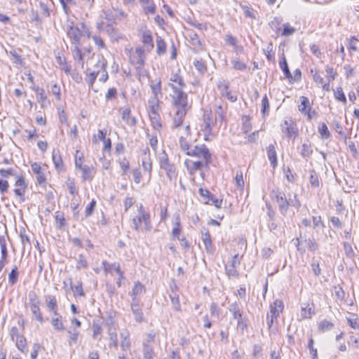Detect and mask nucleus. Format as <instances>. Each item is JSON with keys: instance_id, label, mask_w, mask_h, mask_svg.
Returning <instances> with one entry per match:
<instances>
[{"instance_id": "1", "label": "nucleus", "mask_w": 359, "mask_h": 359, "mask_svg": "<svg viewBox=\"0 0 359 359\" xmlns=\"http://www.w3.org/2000/svg\"><path fill=\"white\" fill-rule=\"evenodd\" d=\"M272 194L278 203V209L283 215L286 214L290 205L295 208H299L300 206V202L297 198L296 194H294L293 198L290 196L289 199H287L285 194L283 191H280L278 190L273 191Z\"/></svg>"}, {"instance_id": "2", "label": "nucleus", "mask_w": 359, "mask_h": 359, "mask_svg": "<svg viewBox=\"0 0 359 359\" xmlns=\"http://www.w3.org/2000/svg\"><path fill=\"white\" fill-rule=\"evenodd\" d=\"M168 86L172 90V102L177 109L189 111L191 109V104L188 102V96L183 91V88H178L174 83H168Z\"/></svg>"}, {"instance_id": "3", "label": "nucleus", "mask_w": 359, "mask_h": 359, "mask_svg": "<svg viewBox=\"0 0 359 359\" xmlns=\"http://www.w3.org/2000/svg\"><path fill=\"white\" fill-rule=\"evenodd\" d=\"M138 212V215L133 219L135 230L137 231H150L152 229L150 215L144 210L142 205L139 207Z\"/></svg>"}, {"instance_id": "4", "label": "nucleus", "mask_w": 359, "mask_h": 359, "mask_svg": "<svg viewBox=\"0 0 359 359\" xmlns=\"http://www.w3.org/2000/svg\"><path fill=\"white\" fill-rule=\"evenodd\" d=\"M284 308V304L282 300L276 299L270 305V311L266 315V323L269 330L273 329V324L274 320H276L277 318L282 313Z\"/></svg>"}, {"instance_id": "5", "label": "nucleus", "mask_w": 359, "mask_h": 359, "mask_svg": "<svg viewBox=\"0 0 359 359\" xmlns=\"http://www.w3.org/2000/svg\"><path fill=\"white\" fill-rule=\"evenodd\" d=\"M188 156L197 157L199 160H203L205 165H208L211 161L212 155L205 144L196 145L191 147L189 151H187Z\"/></svg>"}, {"instance_id": "6", "label": "nucleus", "mask_w": 359, "mask_h": 359, "mask_svg": "<svg viewBox=\"0 0 359 359\" xmlns=\"http://www.w3.org/2000/svg\"><path fill=\"white\" fill-rule=\"evenodd\" d=\"M280 129L282 133L289 139L294 140L298 136V128L295 121L292 118L284 119L280 124Z\"/></svg>"}, {"instance_id": "7", "label": "nucleus", "mask_w": 359, "mask_h": 359, "mask_svg": "<svg viewBox=\"0 0 359 359\" xmlns=\"http://www.w3.org/2000/svg\"><path fill=\"white\" fill-rule=\"evenodd\" d=\"M228 310L233 316V318L237 320V327L242 330L247 327V323L244 320L243 311L240 308L238 302H235L229 304Z\"/></svg>"}, {"instance_id": "8", "label": "nucleus", "mask_w": 359, "mask_h": 359, "mask_svg": "<svg viewBox=\"0 0 359 359\" xmlns=\"http://www.w3.org/2000/svg\"><path fill=\"white\" fill-rule=\"evenodd\" d=\"M144 50L141 47H137L134 53L130 55V61L137 71H140L144 65Z\"/></svg>"}, {"instance_id": "9", "label": "nucleus", "mask_w": 359, "mask_h": 359, "mask_svg": "<svg viewBox=\"0 0 359 359\" xmlns=\"http://www.w3.org/2000/svg\"><path fill=\"white\" fill-rule=\"evenodd\" d=\"M102 266L105 274L111 273L112 270H114L118 276V278L116 281V285L120 287L121 286L122 280L125 279L124 273L121 269V265L118 262H114L109 264L107 261L104 260L102 262Z\"/></svg>"}, {"instance_id": "10", "label": "nucleus", "mask_w": 359, "mask_h": 359, "mask_svg": "<svg viewBox=\"0 0 359 359\" xmlns=\"http://www.w3.org/2000/svg\"><path fill=\"white\" fill-rule=\"evenodd\" d=\"M217 86L222 97H226L232 102L237 100V96L233 95L229 90V83L228 81L225 79H220L218 81Z\"/></svg>"}, {"instance_id": "11", "label": "nucleus", "mask_w": 359, "mask_h": 359, "mask_svg": "<svg viewBox=\"0 0 359 359\" xmlns=\"http://www.w3.org/2000/svg\"><path fill=\"white\" fill-rule=\"evenodd\" d=\"M241 264V259L238 257V254L233 255L229 263L225 265L226 273L228 276L238 277L239 273L237 268Z\"/></svg>"}, {"instance_id": "12", "label": "nucleus", "mask_w": 359, "mask_h": 359, "mask_svg": "<svg viewBox=\"0 0 359 359\" xmlns=\"http://www.w3.org/2000/svg\"><path fill=\"white\" fill-rule=\"evenodd\" d=\"M142 304L140 301H131L130 309L134 316V318L137 323H142L144 320V314L142 312Z\"/></svg>"}, {"instance_id": "13", "label": "nucleus", "mask_w": 359, "mask_h": 359, "mask_svg": "<svg viewBox=\"0 0 359 359\" xmlns=\"http://www.w3.org/2000/svg\"><path fill=\"white\" fill-rule=\"evenodd\" d=\"M67 34L73 44H80L81 32L78 27H75L72 22L67 26Z\"/></svg>"}, {"instance_id": "14", "label": "nucleus", "mask_w": 359, "mask_h": 359, "mask_svg": "<svg viewBox=\"0 0 359 359\" xmlns=\"http://www.w3.org/2000/svg\"><path fill=\"white\" fill-rule=\"evenodd\" d=\"M104 32L110 37L111 41L118 42L119 40H121L124 38V36L121 34L118 29H116L111 22L106 24Z\"/></svg>"}, {"instance_id": "15", "label": "nucleus", "mask_w": 359, "mask_h": 359, "mask_svg": "<svg viewBox=\"0 0 359 359\" xmlns=\"http://www.w3.org/2000/svg\"><path fill=\"white\" fill-rule=\"evenodd\" d=\"M169 81V83H174L180 88H184L186 86V83L180 74V69L179 68H177L176 71L174 69L171 71Z\"/></svg>"}, {"instance_id": "16", "label": "nucleus", "mask_w": 359, "mask_h": 359, "mask_svg": "<svg viewBox=\"0 0 359 359\" xmlns=\"http://www.w3.org/2000/svg\"><path fill=\"white\" fill-rule=\"evenodd\" d=\"M172 224L173 228L171 232V238L180 239V235L182 231L180 214L176 213L174 215V220L172 222Z\"/></svg>"}, {"instance_id": "17", "label": "nucleus", "mask_w": 359, "mask_h": 359, "mask_svg": "<svg viewBox=\"0 0 359 359\" xmlns=\"http://www.w3.org/2000/svg\"><path fill=\"white\" fill-rule=\"evenodd\" d=\"M145 291L144 285L139 281L135 282L131 292H129V295L131 297V301H134V299L140 301L138 296L144 294Z\"/></svg>"}, {"instance_id": "18", "label": "nucleus", "mask_w": 359, "mask_h": 359, "mask_svg": "<svg viewBox=\"0 0 359 359\" xmlns=\"http://www.w3.org/2000/svg\"><path fill=\"white\" fill-rule=\"evenodd\" d=\"M32 170L34 173L36 175V181L41 185H45L46 184V177L43 172L41 170V167L40 163H33L31 165Z\"/></svg>"}, {"instance_id": "19", "label": "nucleus", "mask_w": 359, "mask_h": 359, "mask_svg": "<svg viewBox=\"0 0 359 359\" xmlns=\"http://www.w3.org/2000/svg\"><path fill=\"white\" fill-rule=\"evenodd\" d=\"M80 170L82 172L81 177L83 181H91L96 173L95 168L92 165H84Z\"/></svg>"}, {"instance_id": "20", "label": "nucleus", "mask_w": 359, "mask_h": 359, "mask_svg": "<svg viewBox=\"0 0 359 359\" xmlns=\"http://www.w3.org/2000/svg\"><path fill=\"white\" fill-rule=\"evenodd\" d=\"M205 162L203 160L192 161L186 160L185 165L187 169L189 170L190 174H194L196 171L201 170L204 165Z\"/></svg>"}, {"instance_id": "21", "label": "nucleus", "mask_w": 359, "mask_h": 359, "mask_svg": "<svg viewBox=\"0 0 359 359\" xmlns=\"http://www.w3.org/2000/svg\"><path fill=\"white\" fill-rule=\"evenodd\" d=\"M45 300L49 311H50L53 315H57V313H58V307L56 298L53 295L48 294L45 296Z\"/></svg>"}, {"instance_id": "22", "label": "nucleus", "mask_w": 359, "mask_h": 359, "mask_svg": "<svg viewBox=\"0 0 359 359\" xmlns=\"http://www.w3.org/2000/svg\"><path fill=\"white\" fill-rule=\"evenodd\" d=\"M266 154L267 157L270 161L271 165L273 167V168H276L278 165V162L277 154L275 149L274 144H271L266 147Z\"/></svg>"}, {"instance_id": "23", "label": "nucleus", "mask_w": 359, "mask_h": 359, "mask_svg": "<svg viewBox=\"0 0 359 359\" xmlns=\"http://www.w3.org/2000/svg\"><path fill=\"white\" fill-rule=\"evenodd\" d=\"M311 107L309 100L306 97L302 96L301 97V105L299 106V110L304 114H306L308 116V119L311 120Z\"/></svg>"}, {"instance_id": "24", "label": "nucleus", "mask_w": 359, "mask_h": 359, "mask_svg": "<svg viewBox=\"0 0 359 359\" xmlns=\"http://www.w3.org/2000/svg\"><path fill=\"white\" fill-rule=\"evenodd\" d=\"M108 336L109 339V347L117 348L118 346V337L116 333V328L114 325H109L108 327Z\"/></svg>"}, {"instance_id": "25", "label": "nucleus", "mask_w": 359, "mask_h": 359, "mask_svg": "<svg viewBox=\"0 0 359 359\" xmlns=\"http://www.w3.org/2000/svg\"><path fill=\"white\" fill-rule=\"evenodd\" d=\"M122 119L129 126H134L137 123L136 118L131 116V110L129 107L125 108L121 113Z\"/></svg>"}, {"instance_id": "26", "label": "nucleus", "mask_w": 359, "mask_h": 359, "mask_svg": "<svg viewBox=\"0 0 359 359\" xmlns=\"http://www.w3.org/2000/svg\"><path fill=\"white\" fill-rule=\"evenodd\" d=\"M190 43L194 46V50L195 53L199 52L203 50V46L199 36L196 33H191L189 34Z\"/></svg>"}, {"instance_id": "27", "label": "nucleus", "mask_w": 359, "mask_h": 359, "mask_svg": "<svg viewBox=\"0 0 359 359\" xmlns=\"http://www.w3.org/2000/svg\"><path fill=\"white\" fill-rule=\"evenodd\" d=\"M202 241L205 245V248L207 252L212 253L214 251V248L211 241V236L208 230H205V232H202Z\"/></svg>"}, {"instance_id": "28", "label": "nucleus", "mask_w": 359, "mask_h": 359, "mask_svg": "<svg viewBox=\"0 0 359 359\" xmlns=\"http://www.w3.org/2000/svg\"><path fill=\"white\" fill-rule=\"evenodd\" d=\"M299 150L302 157L305 160H307L309 158H310L313 152L311 144L309 142L303 143L299 148Z\"/></svg>"}, {"instance_id": "29", "label": "nucleus", "mask_w": 359, "mask_h": 359, "mask_svg": "<svg viewBox=\"0 0 359 359\" xmlns=\"http://www.w3.org/2000/svg\"><path fill=\"white\" fill-rule=\"evenodd\" d=\"M51 325L55 330L63 331L65 330L62 316L59 313H57V315H53L51 318Z\"/></svg>"}, {"instance_id": "30", "label": "nucleus", "mask_w": 359, "mask_h": 359, "mask_svg": "<svg viewBox=\"0 0 359 359\" xmlns=\"http://www.w3.org/2000/svg\"><path fill=\"white\" fill-rule=\"evenodd\" d=\"M142 41L149 51L154 48L151 32L149 30H145L143 32Z\"/></svg>"}, {"instance_id": "31", "label": "nucleus", "mask_w": 359, "mask_h": 359, "mask_svg": "<svg viewBox=\"0 0 359 359\" xmlns=\"http://www.w3.org/2000/svg\"><path fill=\"white\" fill-rule=\"evenodd\" d=\"M188 111L177 109L173 118V127L178 128L183 123V119L185 117Z\"/></svg>"}, {"instance_id": "32", "label": "nucleus", "mask_w": 359, "mask_h": 359, "mask_svg": "<svg viewBox=\"0 0 359 359\" xmlns=\"http://www.w3.org/2000/svg\"><path fill=\"white\" fill-rule=\"evenodd\" d=\"M170 299L171 300V304L173 309L176 311H181V305L179 299V294L177 292L173 291V287H171V292L169 294Z\"/></svg>"}, {"instance_id": "33", "label": "nucleus", "mask_w": 359, "mask_h": 359, "mask_svg": "<svg viewBox=\"0 0 359 359\" xmlns=\"http://www.w3.org/2000/svg\"><path fill=\"white\" fill-rule=\"evenodd\" d=\"M29 308L32 313V318L36 320L40 323H43L44 319L41 312L40 304L29 306Z\"/></svg>"}, {"instance_id": "34", "label": "nucleus", "mask_w": 359, "mask_h": 359, "mask_svg": "<svg viewBox=\"0 0 359 359\" xmlns=\"http://www.w3.org/2000/svg\"><path fill=\"white\" fill-rule=\"evenodd\" d=\"M93 332V338L98 341H100L102 337L103 330L99 323H93L91 326Z\"/></svg>"}, {"instance_id": "35", "label": "nucleus", "mask_w": 359, "mask_h": 359, "mask_svg": "<svg viewBox=\"0 0 359 359\" xmlns=\"http://www.w3.org/2000/svg\"><path fill=\"white\" fill-rule=\"evenodd\" d=\"M161 169H163L165 171L167 177L170 182L176 179L177 174L175 167L173 164L169 163L168 165L162 167Z\"/></svg>"}, {"instance_id": "36", "label": "nucleus", "mask_w": 359, "mask_h": 359, "mask_svg": "<svg viewBox=\"0 0 359 359\" xmlns=\"http://www.w3.org/2000/svg\"><path fill=\"white\" fill-rule=\"evenodd\" d=\"M142 165L144 171L148 172L149 180L152 172V163L149 156L144 155V157L142 158Z\"/></svg>"}, {"instance_id": "37", "label": "nucleus", "mask_w": 359, "mask_h": 359, "mask_svg": "<svg viewBox=\"0 0 359 359\" xmlns=\"http://www.w3.org/2000/svg\"><path fill=\"white\" fill-rule=\"evenodd\" d=\"M32 88L36 92L37 101L41 104L42 107H43L44 102L47 100V96L43 88L35 86L32 87Z\"/></svg>"}, {"instance_id": "38", "label": "nucleus", "mask_w": 359, "mask_h": 359, "mask_svg": "<svg viewBox=\"0 0 359 359\" xmlns=\"http://www.w3.org/2000/svg\"><path fill=\"white\" fill-rule=\"evenodd\" d=\"M210 318L212 320L215 319L219 320L221 309L218 307L216 303L212 302L210 306Z\"/></svg>"}, {"instance_id": "39", "label": "nucleus", "mask_w": 359, "mask_h": 359, "mask_svg": "<svg viewBox=\"0 0 359 359\" xmlns=\"http://www.w3.org/2000/svg\"><path fill=\"white\" fill-rule=\"evenodd\" d=\"M166 52V43L164 40L159 36L156 37V53L158 55H163Z\"/></svg>"}, {"instance_id": "40", "label": "nucleus", "mask_w": 359, "mask_h": 359, "mask_svg": "<svg viewBox=\"0 0 359 359\" xmlns=\"http://www.w3.org/2000/svg\"><path fill=\"white\" fill-rule=\"evenodd\" d=\"M204 123H205V133H211L212 126L213 125V121L211 118L210 113L205 112L203 115Z\"/></svg>"}, {"instance_id": "41", "label": "nucleus", "mask_w": 359, "mask_h": 359, "mask_svg": "<svg viewBox=\"0 0 359 359\" xmlns=\"http://www.w3.org/2000/svg\"><path fill=\"white\" fill-rule=\"evenodd\" d=\"M18 280V266L15 265L11 271L8 274V283L11 285H15Z\"/></svg>"}, {"instance_id": "42", "label": "nucleus", "mask_w": 359, "mask_h": 359, "mask_svg": "<svg viewBox=\"0 0 359 359\" xmlns=\"http://www.w3.org/2000/svg\"><path fill=\"white\" fill-rule=\"evenodd\" d=\"M279 65L280 69L283 70L285 77L287 79H292V74L290 72L286 59L284 55L283 56L282 60L280 61Z\"/></svg>"}, {"instance_id": "43", "label": "nucleus", "mask_w": 359, "mask_h": 359, "mask_svg": "<svg viewBox=\"0 0 359 359\" xmlns=\"http://www.w3.org/2000/svg\"><path fill=\"white\" fill-rule=\"evenodd\" d=\"M79 44H74L73 56L75 60H77L81 65H83V59L81 50L79 48Z\"/></svg>"}, {"instance_id": "44", "label": "nucleus", "mask_w": 359, "mask_h": 359, "mask_svg": "<svg viewBox=\"0 0 359 359\" xmlns=\"http://www.w3.org/2000/svg\"><path fill=\"white\" fill-rule=\"evenodd\" d=\"M149 118L153 128L156 130H159L162 126L159 114L150 115Z\"/></svg>"}, {"instance_id": "45", "label": "nucleus", "mask_w": 359, "mask_h": 359, "mask_svg": "<svg viewBox=\"0 0 359 359\" xmlns=\"http://www.w3.org/2000/svg\"><path fill=\"white\" fill-rule=\"evenodd\" d=\"M53 161L54 163V165L57 170H61L62 168V158L59 154V151H53Z\"/></svg>"}, {"instance_id": "46", "label": "nucleus", "mask_w": 359, "mask_h": 359, "mask_svg": "<svg viewBox=\"0 0 359 359\" xmlns=\"http://www.w3.org/2000/svg\"><path fill=\"white\" fill-rule=\"evenodd\" d=\"M269 109H270V104H269V98H268L267 95H265L262 100L261 111H262L263 116L268 115Z\"/></svg>"}, {"instance_id": "47", "label": "nucleus", "mask_w": 359, "mask_h": 359, "mask_svg": "<svg viewBox=\"0 0 359 359\" xmlns=\"http://www.w3.org/2000/svg\"><path fill=\"white\" fill-rule=\"evenodd\" d=\"M29 306L41 304L38 295L34 291H30L28 294Z\"/></svg>"}, {"instance_id": "48", "label": "nucleus", "mask_w": 359, "mask_h": 359, "mask_svg": "<svg viewBox=\"0 0 359 359\" xmlns=\"http://www.w3.org/2000/svg\"><path fill=\"white\" fill-rule=\"evenodd\" d=\"M76 268L78 270L81 269H87L88 268V262L86 259L85 257L83 255H79L78 258L76 259Z\"/></svg>"}, {"instance_id": "49", "label": "nucleus", "mask_w": 359, "mask_h": 359, "mask_svg": "<svg viewBox=\"0 0 359 359\" xmlns=\"http://www.w3.org/2000/svg\"><path fill=\"white\" fill-rule=\"evenodd\" d=\"M68 334H69V340H68L69 344L70 346L72 344H76L78 341L79 332L77 330H68Z\"/></svg>"}, {"instance_id": "50", "label": "nucleus", "mask_w": 359, "mask_h": 359, "mask_svg": "<svg viewBox=\"0 0 359 359\" xmlns=\"http://www.w3.org/2000/svg\"><path fill=\"white\" fill-rule=\"evenodd\" d=\"M150 87L154 96L158 97V95L161 93V82L160 79H158L156 83H154L153 81H151Z\"/></svg>"}, {"instance_id": "51", "label": "nucleus", "mask_w": 359, "mask_h": 359, "mask_svg": "<svg viewBox=\"0 0 359 359\" xmlns=\"http://www.w3.org/2000/svg\"><path fill=\"white\" fill-rule=\"evenodd\" d=\"M334 327V324L330 321L327 320H322L320 322L318 325V329L321 332H325L330 330Z\"/></svg>"}, {"instance_id": "52", "label": "nucleus", "mask_w": 359, "mask_h": 359, "mask_svg": "<svg viewBox=\"0 0 359 359\" xmlns=\"http://www.w3.org/2000/svg\"><path fill=\"white\" fill-rule=\"evenodd\" d=\"M334 95L337 100L341 101L344 104L346 102V98L341 87L337 88L336 90H334Z\"/></svg>"}, {"instance_id": "53", "label": "nucleus", "mask_w": 359, "mask_h": 359, "mask_svg": "<svg viewBox=\"0 0 359 359\" xmlns=\"http://www.w3.org/2000/svg\"><path fill=\"white\" fill-rule=\"evenodd\" d=\"M318 132L323 139H328L330 137V133L325 123H323L321 126L319 127Z\"/></svg>"}, {"instance_id": "54", "label": "nucleus", "mask_w": 359, "mask_h": 359, "mask_svg": "<svg viewBox=\"0 0 359 359\" xmlns=\"http://www.w3.org/2000/svg\"><path fill=\"white\" fill-rule=\"evenodd\" d=\"M194 67L201 74H204L207 71L206 65L202 60H196L194 62Z\"/></svg>"}, {"instance_id": "55", "label": "nucleus", "mask_w": 359, "mask_h": 359, "mask_svg": "<svg viewBox=\"0 0 359 359\" xmlns=\"http://www.w3.org/2000/svg\"><path fill=\"white\" fill-rule=\"evenodd\" d=\"M198 193L200 196L203 198V201L205 203H210V198L212 197V194L208 189L200 188L198 189Z\"/></svg>"}, {"instance_id": "56", "label": "nucleus", "mask_w": 359, "mask_h": 359, "mask_svg": "<svg viewBox=\"0 0 359 359\" xmlns=\"http://www.w3.org/2000/svg\"><path fill=\"white\" fill-rule=\"evenodd\" d=\"M15 345L17 348L21 351L24 352V349L26 348V339L25 337L22 335L20 337H19L15 341Z\"/></svg>"}, {"instance_id": "57", "label": "nucleus", "mask_w": 359, "mask_h": 359, "mask_svg": "<svg viewBox=\"0 0 359 359\" xmlns=\"http://www.w3.org/2000/svg\"><path fill=\"white\" fill-rule=\"evenodd\" d=\"M55 219L56 221V223L59 225V227H62L65 225V218L64 216V214L60 212H56Z\"/></svg>"}, {"instance_id": "58", "label": "nucleus", "mask_w": 359, "mask_h": 359, "mask_svg": "<svg viewBox=\"0 0 359 359\" xmlns=\"http://www.w3.org/2000/svg\"><path fill=\"white\" fill-rule=\"evenodd\" d=\"M179 143L182 150L184 151L186 154H187V151H189L191 149V147L189 144L188 142L185 140L184 137H180Z\"/></svg>"}, {"instance_id": "59", "label": "nucleus", "mask_w": 359, "mask_h": 359, "mask_svg": "<svg viewBox=\"0 0 359 359\" xmlns=\"http://www.w3.org/2000/svg\"><path fill=\"white\" fill-rule=\"evenodd\" d=\"M309 182L312 187H317L319 186V180L316 172L314 170L310 171Z\"/></svg>"}, {"instance_id": "60", "label": "nucleus", "mask_w": 359, "mask_h": 359, "mask_svg": "<svg viewBox=\"0 0 359 359\" xmlns=\"http://www.w3.org/2000/svg\"><path fill=\"white\" fill-rule=\"evenodd\" d=\"M99 62L101 64V68L103 69L102 74L101 76L99 78V80L102 82H105L108 79V74L105 70L107 62L104 60V59H102V60L100 61Z\"/></svg>"}, {"instance_id": "61", "label": "nucleus", "mask_w": 359, "mask_h": 359, "mask_svg": "<svg viewBox=\"0 0 359 359\" xmlns=\"http://www.w3.org/2000/svg\"><path fill=\"white\" fill-rule=\"evenodd\" d=\"M235 180L236 187L238 189H243L244 187V180L243 177V173L241 171H237Z\"/></svg>"}, {"instance_id": "62", "label": "nucleus", "mask_w": 359, "mask_h": 359, "mask_svg": "<svg viewBox=\"0 0 359 359\" xmlns=\"http://www.w3.org/2000/svg\"><path fill=\"white\" fill-rule=\"evenodd\" d=\"M95 205L96 201L94 199H93L91 202L87 205L85 210V215L86 217H90L93 214L94 209L95 208Z\"/></svg>"}, {"instance_id": "63", "label": "nucleus", "mask_w": 359, "mask_h": 359, "mask_svg": "<svg viewBox=\"0 0 359 359\" xmlns=\"http://www.w3.org/2000/svg\"><path fill=\"white\" fill-rule=\"evenodd\" d=\"M99 74V71L90 72L86 78V81L88 83L89 86L92 87L96 78Z\"/></svg>"}, {"instance_id": "64", "label": "nucleus", "mask_w": 359, "mask_h": 359, "mask_svg": "<svg viewBox=\"0 0 359 359\" xmlns=\"http://www.w3.org/2000/svg\"><path fill=\"white\" fill-rule=\"evenodd\" d=\"M39 6L42 11V15L44 17H49L50 16V9L46 2L43 1H39Z\"/></svg>"}]
</instances>
